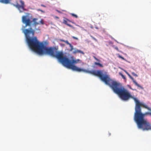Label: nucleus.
<instances>
[{
    "label": "nucleus",
    "mask_w": 151,
    "mask_h": 151,
    "mask_svg": "<svg viewBox=\"0 0 151 151\" xmlns=\"http://www.w3.org/2000/svg\"><path fill=\"white\" fill-rule=\"evenodd\" d=\"M37 18H34L32 19V22H33V25L35 26H36L37 25L39 24V22H37Z\"/></svg>",
    "instance_id": "1a4fd4ad"
},
{
    "label": "nucleus",
    "mask_w": 151,
    "mask_h": 151,
    "mask_svg": "<svg viewBox=\"0 0 151 151\" xmlns=\"http://www.w3.org/2000/svg\"><path fill=\"white\" fill-rule=\"evenodd\" d=\"M26 38L27 43L31 50L39 55L46 54L56 58V48L50 47H47L42 42L38 41L36 37L30 38L29 35L32 34L33 36L35 31L31 27L23 31Z\"/></svg>",
    "instance_id": "7ed1b4c3"
},
{
    "label": "nucleus",
    "mask_w": 151,
    "mask_h": 151,
    "mask_svg": "<svg viewBox=\"0 0 151 151\" xmlns=\"http://www.w3.org/2000/svg\"><path fill=\"white\" fill-rule=\"evenodd\" d=\"M71 22L72 23H73V22Z\"/></svg>",
    "instance_id": "a878e982"
},
{
    "label": "nucleus",
    "mask_w": 151,
    "mask_h": 151,
    "mask_svg": "<svg viewBox=\"0 0 151 151\" xmlns=\"http://www.w3.org/2000/svg\"><path fill=\"white\" fill-rule=\"evenodd\" d=\"M94 64L96 65H98L100 67L102 68L103 67V65L102 64L98 62H95Z\"/></svg>",
    "instance_id": "9b49d317"
},
{
    "label": "nucleus",
    "mask_w": 151,
    "mask_h": 151,
    "mask_svg": "<svg viewBox=\"0 0 151 151\" xmlns=\"http://www.w3.org/2000/svg\"><path fill=\"white\" fill-rule=\"evenodd\" d=\"M57 58L60 62L61 63L64 67L70 69L73 71L78 72H83L86 73L92 74L99 78L105 84L109 86L111 88L119 83L111 79L109 76L106 74H103L101 71L99 70H92L89 71L84 69L81 68L75 65L78 63H81V60H70L66 56L63 55L62 52H57Z\"/></svg>",
    "instance_id": "f03ea898"
},
{
    "label": "nucleus",
    "mask_w": 151,
    "mask_h": 151,
    "mask_svg": "<svg viewBox=\"0 0 151 151\" xmlns=\"http://www.w3.org/2000/svg\"><path fill=\"white\" fill-rule=\"evenodd\" d=\"M132 75H133L134 76H135V77L137 76V74H135V73L134 72H132Z\"/></svg>",
    "instance_id": "a211bd4d"
},
{
    "label": "nucleus",
    "mask_w": 151,
    "mask_h": 151,
    "mask_svg": "<svg viewBox=\"0 0 151 151\" xmlns=\"http://www.w3.org/2000/svg\"><path fill=\"white\" fill-rule=\"evenodd\" d=\"M93 58H94V59H95V60H97V61L99 62H100V60H99L98 59H97V58H96V57H95V56H93Z\"/></svg>",
    "instance_id": "f3484780"
},
{
    "label": "nucleus",
    "mask_w": 151,
    "mask_h": 151,
    "mask_svg": "<svg viewBox=\"0 0 151 151\" xmlns=\"http://www.w3.org/2000/svg\"><path fill=\"white\" fill-rule=\"evenodd\" d=\"M22 23L25 24V27L27 26H30L31 25V21L29 17L27 16H22Z\"/></svg>",
    "instance_id": "39448f33"
},
{
    "label": "nucleus",
    "mask_w": 151,
    "mask_h": 151,
    "mask_svg": "<svg viewBox=\"0 0 151 151\" xmlns=\"http://www.w3.org/2000/svg\"><path fill=\"white\" fill-rule=\"evenodd\" d=\"M19 2L21 5L19 4L18 3H17L16 4H14V6L18 9L20 13H22L24 11H26V9L24 8L25 5L24 4V1L22 0H19Z\"/></svg>",
    "instance_id": "20e7f679"
},
{
    "label": "nucleus",
    "mask_w": 151,
    "mask_h": 151,
    "mask_svg": "<svg viewBox=\"0 0 151 151\" xmlns=\"http://www.w3.org/2000/svg\"><path fill=\"white\" fill-rule=\"evenodd\" d=\"M72 37L73 39L76 40H78V39L77 37H75L74 36H72Z\"/></svg>",
    "instance_id": "412c9836"
},
{
    "label": "nucleus",
    "mask_w": 151,
    "mask_h": 151,
    "mask_svg": "<svg viewBox=\"0 0 151 151\" xmlns=\"http://www.w3.org/2000/svg\"><path fill=\"white\" fill-rule=\"evenodd\" d=\"M91 36V38H92V39H93V40H94L95 41H96V42H97V40L96 39V38H95L94 37H93V36H91H91Z\"/></svg>",
    "instance_id": "dca6fc26"
},
{
    "label": "nucleus",
    "mask_w": 151,
    "mask_h": 151,
    "mask_svg": "<svg viewBox=\"0 0 151 151\" xmlns=\"http://www.w3.org/2000/svg\"><path fill=\"white\" fill-rule=\"evenodd\" d=\"M111 135V134L110 133H109V135Z\"/></svg>",
    "instance_id": "393cba45"
},
{
    "label": "nucleus",
    "mask_w": 151,
    "mask_h": 151,
    "mask_svg": "<svg viewBox=\"0 0 151 151\" xmlns=\"http://www.w3.org/2000/svg\"><path fill=\"white\" fill-rule=\"evenodd\" d=\"M119 75H121V76L122 77V78L125 80V81H126V78L124 75H123V74H122V73H119Z\"/></svg>",
    "instance_id": "f8f14e48"
},
{
    "label": "nucleus",
    "mask_w": 151,
    "mask_h": 151,
    "mask_svg": "<svg viewBox=\"0 0 151 151\" xmlns=\"http://www.w3.org/2000/svg\"><path fill=\"white\" fill-rule=\"evenodd\" d=\"M69 46L70 47V50L71 51H72V50L73 49V46L72 45H69Z\"/></svg>",
    "instance_id": "aec40b11"
},
{
    "label": "nucleus",
    "mask_w": 151,
    "mask_h": 151,
    "mask_svg": "<svg viewBox=\"0 0 151 151\" xmlns=\"http://www.w3.org/2000/svg\"><path fill=\"white\" fill-rule=\"evenodd\" d=\"M77 53H81L83 55H84V52L83 51L78 49L75 50L73 52V54H76Z\"/></svg>",
    "instance_id": "6e6552de"
},
{
    "label": "nucleus",
    "mask_w": 151,
    "mask_h": 151,
    "mask_svg": "<svg viewBox=\"0 0 151 151\" xmlns=\"http://www.w3.org/2000/svg\"><path fill=\"white\" fill-rule=\"evenodd\" d=\"M71 22L72 23H73V22Z\"/></svg>",
    "instance_id": "bb28decb"
},
{
    "label": "nucleus",
    "mask_w": 151,
    "mask_h": 151,
    "mask_svg": "<svg viewBox=\"0 0 151 151\" xmlns=\"http://www.w3.org/2000/svg\"><path fill=\"white\" fill-rule=\"evenodd\" d=\"M118 57H119V58H121L125 61H126V60H125V59L123 57H122L121 55H118Z\"/></svg>",
    "instance_id": "4468645a"
},
{
    "label": "nucleus",
    "mask_w": 151,
    "mask_h": 151,
    "mask_svg": "<svg viewBox=\"0 0 151 151\" xmlns=\"http://www.w3.org/2000/svg\"><path fill=\"white\" fill-rule=\"evenodd\" d=\"M69 21V22H71L70 21L68 20V19H66V18H64V19L63 20V23L64 24H66L68 26H69L70 27H73V26L72 25L70 24H68V23H67V22Z\"/></svg>",
    "instance_id": "0eeeda50"
},
{
    "label": "nucleus",
    "mask_w": 151,
    "mask_h": 151,
    "mask_svg": "<svg viewBox=\"0 0 151 151\" xmlns=\"http://www.w3.org/2000/svg\"><path fill=\"white\" fill-rule=\"evenodd\" d=\"M61 40V41L64 42H65L66 43V44H67V45H71V44L69 43L68 41L67 40Z\"/></svg>",
    "instance_id": "ddd939ff"
},
{
    "label": "nucleus",
    "mask_w": 151,
    "mask_h": 151,
    "mask_svg": "<svg viewBox=\"0 0 151 151\" xmlns=\"http://www.w3.org/2000/svg\"><path fill=\"white\" fill-rule=\"evenodd\" d=\"M71 15L73 17L76 18H78V16L76 14H74L73 13H71Z\"/></svg>",
    "instance_id": "2eb2a0df"
},
{
    "label": "nucleus",
    "mask_w": 151,
    "mask_h": 151,
    "mask_svg": "<svg viewBox=\"0 0 151 151\" xmlns=\"http://www.w3.org/2000/svg\"><path fill=\"white\" fill-rule=\"evenodd\" d=\"M41 6H42V7H45L46 6L44 5H43V4H41Z\"/></svg>",
    "instance_id": "b1692460"
},
{
    "label": "nucleus",
    "mask_w": 151,
    "mask_h": 151,
    "mask_svg": "<svg viewBox=\"0 0 151 151\" xmlns=\"http://www.w3.org/2000/svg\"><path fill=\"white\" fill-rule=\"evenodd\" d=\"M11 0H0V3L5 4H10Z\"/></svg>",
    "instance_id": "9d476101"
},
{
    "label": "nucleus",
    "mask_w": 151,
    "mask_h": 151,
    "mask_svg": "<svg viewBox=\"0 0 151 151\" xmlns=\"http://www.w3.org/2000/svg\"><path fill=\"white\" fill-rule=\"evenodd\" d=\"M39 24L40 23L42 24H44V22L42 19L40 21V22H39Z\"/></svg>",
    "instance_id": "6ab92c4d"
},
{
    "label": "nucleus",
    "mask_w": 151,
    "mask_h": 151,
    "mask_svg": "<svg viewBox=\"0 0 151 151\" xmlns=\"http://www.w3.org/2000/svg\"><path fill=\"white\" fill-rule=\"evenodd\" d=\"M119 84L111 88L114 92L119 95L123 100H128L131 98L135 102L134 119L139 128L143 130L151 129L150 124L144 119V116L147 115L151 116V109L144 103L140 102L138 99L133 96L128 90L122 87H119Z\"/></svg>",
    "instance_id": "f257e3e1"
},
{
    "label": "nucleus",
    "mask_w": 151,
    "mask_h": 151,
    "mask_svg": "<svg viewBox=\"0 0 151 151\" xmlns=\"http://www.w3.org/2000/svg\"><path fill=\"white\" fill-rule=\"evenodd\" d=\"M115 50H118V47H115Z\"/></svg>",
    "instance_id": "4be33fe9"
},
{
    "label": "nucleus",
    "mask_w": 151,
    "mask_h": 151,
    "mask_svg": "<svg viewBox=\"0 0 151 151\" xmlns=\"http://www.w3.org/2000/svg\"><path fill=\"white\" fill-rule=\"evenodd\" d=\"M124 72H125L126 74L128 76H129V78H130L131 79V80H132V81H133V83H134V84H135V85L137 86L138 87H140V88H142V86H140V85H139V84L137 83L136 82V81L134 80V79L133 78V77H132V76L130 75V74L128 73V72H127L125 70H124Z\"/></svg>",
    "instance_id": "423d86ee"
},
{
    "label": "nucleus",
    "mask_w": 151,
    "mask_h": 151,
    "mask_svg": "<svg viewBox=\"0 0 151 151\" xmlns=\"http://www.w3.org/2000/svg\"><path fill=\"white\" fill-rule=\"evenodd\" d=\"M38 10L40 11L41 12H44L43 11H42L40 9H38Z\"/></svg>",
    "instance_id": "5701e85b"
}]
</instances>
